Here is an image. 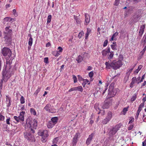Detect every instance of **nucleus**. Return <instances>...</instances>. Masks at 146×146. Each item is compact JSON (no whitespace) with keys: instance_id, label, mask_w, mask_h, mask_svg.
Returning <instances> with one entry per match:
<instances>
[{"instance_id":"37998d69","label":"nucleus","mask_w":146,"mask_h":146,"mask_svg":"<svg viewBox=\"0 0 146 146\" xmlns=\"http://www.w3.org/2000/svg\"><path fill=\"white\" fill-rule=\"evenodd\" d=\"M111 48L114 50H117V48L116 47L117 46V45H111Z\"/></svg>"},{"instance_id":"c03bdc74","label":"nucleus","mask_w":146,"mask_h":146,"mask_svg":"<svg viewBox=\"0 0 146 146\" xmlns=\"http://www.w3.org/2000/svg\"><path fill=\"white\" fill-rule=\"evenodd\" d=\"M108 41L107 39H106V40L104 42V44L103 45V46L105 47V46H106L108 44Z\"/></svg>"},{"instance_id":"9b49d317","label":"nucleus","mask_w":146,"mask_h":146,"mask_svg":"<svg viewBox=\"0 0 146 146\" xmlns=\"http://www.w3.org/2000/svg\"><path fill=\"white\" fill-rule=\"evenodd\" d=\"M51 105L50 104H47L44 107V109L47 111H48L49 112L52 113L51 110Z\"/></svg>"},{"instance_id":"412c9836","label":"nucleus","mask_w":146,"mask_h":146,"mask_svg":"<svg viewBox=\"0 0 146 146\" xmlns=\"http://www.w3.org/2000/svg\"><path fill=\"white\" fill-rule=\"evenodd\" d=\"M83 60V58L80 55H79L76 59L78 63L81 62Z\"/></svg>"},{"instance_id":"6e6d98bb","label":"nucleus","mask_w":146,"mask_h":146,"mask_svg":"<svg viewBox=\"0 0 146 146\" xmlns=\"http://www.w3.org/2000/svg\"><path fill=\"white\" fill-rule=\"evenodd\" d=\"M94 73L93 71H91L89 73V76L90 78H92L93 76Z\"/></svg>"},{"instance_id":"393cba45","label":"nucleus","mask_w":146,"mask_h":146,"mask_svg":"<svg viewBox=\"0 0 146 146\" xmlns=\"http://www.w3.org/2000/svg\"><path fill=\"white\" fill-rule=\"evenodd\" d=\"M42 137L41 139V140L43 143H45L47 141V137L45 136H42Z\"/></svg>"},{"instance_id":"49530a36","label":"nucleus","mask_w":146,"mask_h":146,"mask_svg":"<svg viewBox=\"0 0 146 146\" xmlns=\"http://www.w3.org/2000/svg\"><path fill=\"white\" fill-rule=\"evenodd\" d=\"M141 111V110L138 109L137 111L136 115L135 118L136 119L137 118L138 115H139V113Z\"/></svg>"},{"instance_id":"c756f323","label":"nucleus","mask_w":146,"mask_h":146,"mask_svg":"<svg viewBox=\"0 0 146 146\" xmlns=\"http://www.w3.org/2000/svg\"><path fill=\"white\" fill-rule=\"evenodd\" d=\"M81 54L83 55L84 58L88 57V54L86 52H83Z\"/></svg>"},{"instance_id":"a19ab883","label":"nucleus","mask_w":146,"mask_h":146,"mask_svg":"<svg viewBox=\"0 0 146 146\" xmlns=\"http://www.w3.org/2000/svg\"><path fill=\"white\" fill-rule=\"evenodd\" d=\"M84 34V33L83 31H81L79 33L78 35V37L79 38H80Z\"/></svg>"},{"instance_id":"8fccbe9b","label":"nucleus","mask_w":146,"mask_h":146,"mask_svg":"<svg viewBox=\"0 0 146 146\" xmlns=\"http://www.w3.org/2000/svg\"><path fill=\"white\" fill-rule=\"evenodd\" d=\"M5 119V117L0 113V121H3Z\"/></svg>"},{"instance_id":"338daca9","label":"nucleus","mask_w":146,"mask_h":146,"mask_svg":"<svg viewBox=\"0 0 146 146\" xmlns=\"http://www.w3.org/2000/svg\"><path fill=\"white\" fill-rule=\"evenodd\" d=\"M78 77L79 81H81L82 80H83L81 76H80V75H78Z\"/></svg>"},{"instance_id":"09e8293b","label":"nucleus","mask_w":146,"mask_h":146,"mask_svg":"<svg viewBox=\"0 0 146 146\" xmlns=\"http://www.w3.org/2000/svg\"><path fill=\"white\" fill-rule=\"evenodd\" d=\"M77 90L82 92L83 91V89L82 86H79L78 87Z\"/></svg>"},{"instance_id":"cd10ccee","label":"nucleus","mask_w":146,"mask_h":146,"mask_svg":"<svg viewBox=\"0 0 146 146\" xmlns=\"http://www.w3.org/2000/svg\"><path fill=\"white\" fill-rule=\"evenodd\" d=\"M137 98V96L136 94H134L133 96L131 98V102L134 101Z\"/></svg>"},{"instance_id":"4468645a","label":"nucleus","mask_w":146,"mask_h":146,"mask_svg":"<svg viewBox=\"0 0 146 146\" xmlns=\"http://www.w3.org/2000/svg\"><path fill=\"white\" fill-rule=\"evenodd\" d=\"M78 135L77 133L74 136L72 141V144L73 146L75 145L77 143V140L78 137Z\"/></svg>"},{"instance_id":"5701e85b","label":"nucleus","mask_w":146,"mask_h":146,"mask_svg":"<svg viewBox=\"0 0 146 146\" xmlns=\"http://www.w3.org/2000/svg\"><path fill=\"white\" fill-rule=\"evenodd\" d=\"M105 64L107 68H110V67H111L113 68V65H111L112 62L110 63H108V62H106L105 63Z\"/></svg>"},{"instance_id":"f257e3e1","label":"nucleus","mask_w":146,"mask_h":146,"mask_svg":"<svg viewBox=\"0 0 146 146\" xmlns=\"http://www.w3.org/2000/svg\"><path fill=\"white\" fill-rule=\"evenodd\" d=\"M37 125V122L36 120L34 119L31 120L29 119H27L26 124L25 125V130L28 131H26L23 133L24 137L28 141H33L34 137L32 133H34L35 131L34 129H36Z\"/></svg>"},{"instance_id":"f03ea898","label":"nucleus","mask_w":146,"mask_h":146,"mask_svg":"<svg viewBox=\"0 0 146 146\" xmlns=\"http://www.w3.org/2000/svg\"><path fill=\"white\" fill-rule=\"evenodd\" d=\"M1 53L3 56L4 58L6 60V64L7 66L11 68L13 59L12 57V52L11 50L7 47H4L1 49Z\"/></svg>"},{"instance_id":"e2e57ef3","label":"nucleus","mask_w":146,"mask_h":146,"mask_svg":"<svg viewBox=\"0 0 146 146\" xmlns=\"http://www.w3.org/2000/svg\"><path fill=\"white\" fill-rule=\"evenodd\" d=\"M146 50V46H145L144 48L143 49V50L141 51V52L142 53V55H143L144 53L145 50Z\"/></svg>"},{"instance_id":"680f3d73","label":"nucleus","mask_w":146,"mask_h":146,"mask_svg":"<svg viewBox=\"0 0 146 146\" xmlns=\"http://www.w3.org/2000/svg\"><path fill=\"white\" fill-rule=\"evenodd\" d=\"M74 19H75L76 21V22L78 24H79L80 23V21L78 20V19H76L77 17L75 15L74 16Z\"/></svg>"},{"instance_id":"4be33fe9","label":"nucleus","mask_w":146,"mask_h":146,"mask_svg":"<svg viewBox=\"0 0 146 146\" xmlns=\"http://www.w3.org/2000/svg\"><path fill=\"white\" fill-rule=\"evenodd\" d=\"M52 54L55 56H58L60 54V53L58 51H57L52 52Z\"/></svg>"},{"instance_id":"3c124183","label":"nucleus","mask_w":146,"mask_h":146,"mask_svg":"<svg viewBox=\"0 0 146 146\" xmlns=\"http://www.w3.org/2000/svg\"><path fill=\"white\" fill-rule=\"evenodd\" d=\"M130 121L129 122V123H132L134 121V118L133 117H130L129 118Z\"/></svg>"},{"instance_id":"864d4df0","label":"nucleus","mask_w":146,"mask_h":146,"mask_svg":"<svg viewBox=\"0 0 146 146\" xmlns=\"http://www.w3.org/2000/svg\"><path fill=\"white\" fill-rule=\"evenodd\" d=\"M144 106V103H141L140 105L139 106V109H140L141 110L142 108Z\"/></svg>"},{"instance_id":"2eb2a0df","label":"nucleus","mask_w":146,"mask_h":146,"mask_svg":"<svg viewBox=\"0 0 146 146\" xmlns=\"http://www.w3.org/2000/svg\"><path fill=\"white\" fill-rule=\"evenodd\" d=\"M113 90V87L112 86V84H111L109 86V89L108 90V91L109 92V93H110L111 94H113V95H115L116 93L115 94H114Z\"/></svg>"},{"instance_id":"72a5a7b5","label":"nucleus","mask_w":146,"mask_h":146,"mask_svg":"<svg viewBox=\"0 0 146 146\" xmlns=\"http://www.w3.org/2000/svg\"><path fill=\"white\" fill-rule=\"evenodd\" d=\"M109 104L108 103H106L103 106L104 109L108 108L109 107Z\"/></svg>"},{"instance_id":"5fc2aeb1","label":"nucleus","mask_w":146,"mask_h":146,"mask_svg":"<svg viewBox=\"0 0 146 146\" xmlns=\"http://www.w3.org/2000/svg\"><path fill=\"white\" fill-rule=\"evenodd\" d=\"M58 50H59L58 51L60 53L62 52L63 50L62 48L60 46H59L58 47Z\"/></svg>"},{"instance_id":"aec40b11","label":"nucleus","mask_w":146,"mask_h":146,"mask_svg":"<svg viewBox=\"0 0 146 146\" xmlns=\"http://www.w3.org/2000/svg\"><path fill=\"white\" fill-rule=\"evenodd\" d=\"M112 112L111 111H109L108 112L107 115L106 117L110 120L112 118Z\"/></svg>"},{"instance_id":"f3484780","label":"nucleus","mask_w":146,"mask_h":146,"mask_svg":"<svg viewBox=\"0 0 146 146\" xmlns=\"http://www.w3.org/2000/svg\"><path fill=\"white\" fill-rule=\"evenodd\" d=\"M55 125L52 121H50L47 124V127L48 128H52Z\"/></svg>"},{"instance_id":"603ef678","label":"nucleus","mask_w":146,"mask_h":146,"mask_svg":"<svg viewBox=\"0 0 146 146\" xmlns=\"http://www.w3.org/2000/svg\"><path fill=\"white\" fill-rule=\"evenodd\" d=\"M133 69V68H132L129 70L126 73L127 74L129 75L131 72H132Z\"/></svg>"},{"instance_id":"de8ad7c7","label":"nucleus","mask_w":146,"mask_h":146,"mask_svg":"<svg viewBox=\"0 0 146 146\" xmlns=\"http://www.w3.org/2000/svg\"><path fill=\"white\" fill-rule=\"evenodd\" d=\"M120 0H115L114 5H115L117 6L119 3Z\"/></svg>"},{"instance_id":"4d7b16f0","label":"nucleus","mask_w":146,"mask_h":146,"mask_svg":"<svg viewBox=\"0 0 146 146\" xmlns=\"http://www.w3.org/2000/svg\"><path fill=\"white\" fill-rule=\"evenodd\" d=\"M41 88V87H38V89L36 91L35 93H36V94H38V93L40 91Z\"/></svg>"},{"instance_id":"f8f14e48","label":"nucleus","mask_w":146,"mask_h":146,"mask_svg":"<svg viewBox=\"0 0 146 146\" xmlns=\"http://www.w3.org/2000/svg\"><path fill=\"white\" fill-rule=\"evenodd\" d=\"M40 136H45L48 137V131L47 130H45L42 132L40 134H39Z\"/></svg>"},{"instance_id":"39448f33","label":"nucleus","mask_w":146,"mask_h":146,"mask_svg":"<svg viewBox=\"0 0 146 146\" xmlns=\"http://www.w3.org/2000/svg\"><path fill=\"white\" fill-rule=\"evenodd\" d=\"M122 65L121 61L120 60L113 61L112 62V65H113V68L114 69L116 70L120 68Z\"/></svg>"},{"instance_id":"69168bd1","label":"nucleus","mask_w":146,"mask_h":146,"mask_svg":"<svg viewBox=\"0 0 146 146\" xmlns=\"http://www.w3.org/2000/svg\"><path fill=\"white\" fill-rule=\"evenodd\" d=\"M11 18L9 17H5L4 19V21H8L9 20L11 21V19H10Z\"/></svg>"},{"instance_id":"6e6552de","label":"nucleus","mask_w":146,"mask_h":146,"mask_svg":"<svg viewBox=\"0 0 146 146\" xmlns=\"http://www.w3.org/2000/svg\"><path fill=\"white\" fill-rule=\"evenodd\" d=\"M94 134H95L94 133H92L90 135H89L88 138H87L86 141V144L87 145H88L90 144L93 139V137L94 136Z\"/></svg>"},{"instance_id":"1a4fd4ad","label":"nucleus","mask_w":146,"mask_h":146,"mask_svg":"<svg viewBox=\"0 0 146 146\" xmlns=\"http://www.w3.org/2000/svg\"><path fill=\"white\" fill-rule=\"evenodd\" d=\"M110 52V48L108 47L107 49L104 50L102 52V55L104 56H106L107 55V53H109Z\"/></svg>"},{"instance_id":"0e129e2a","label":"nucleus","mask_w":146,"mask_h":146,"mask_svg":"<svg viewBox=\"0 0 146 146\" xmlns=\"http://www.w3.org/2000/svg\"><path fill=\"white\" fill-rule=\"evenodd\" d=\"M133 125H131L128 128V130H131L133 128Z\"/></svg>"},{"instance_id":"e433bc0d","label":"nucleus","mask_w":146,"mask_h":146,"mask_svg":"<svg viewBox=\"0 0 146 146\" xmlns=\"http://www.w3.org/2000/svg\"><path fill=\"white\" fill-rule=\"evenodd\" d=\"M140 79L141 77L140 76L138 77L137 78H136V80H135V82L137 83V84L141 82H140Z\"/></svg>"},{"instance_id":"58836bf2","label":"nucleus","mask_w":146,"mask_h":146,"mask_svg":"<svg viewBox=\"0 0 146 146\" xmlns=\"http://www.w3.org/2000/svg\"><path fill=\"white\" fill-rule=\"evenodd\" d=\"M145 25L144 24L142 26H141L140 27V28L139 29L140 31H142L144 32L145 29Z\"/></svg>"},{"instance_id":"c9c22d12","label":"nucleus","mask_w":146,"mask_h":146,"mask_svg":"<svg viewBox=\"0 0 146 146\" xmlns=\"http://www.w3.org/2000/svg\"><path fill=\"white\" fill-rule=\"evenodd\" d=\"M110 53V54L109 55V56L108 57V58L109 59L112 58L113 56V52H109Z\"/></svg>"},{"instance_id":"2f4dec72","label":"nucleus","mask_w":146,"mask_h":146,"mask_svg":"<svg viewBox=\"0 0 146 146\" xmlns=\"http://www.w3.org/2000/svg\"><path fill=\"white\" fill-rule=\"evenodd\" d=\"M30 111L31 113H33L34 115H36V112L34 109L32 108H31L30 109Z\"/></svg>"},{"instance_id":"a18cd8bd","label":"nucleus","mask_w":146,"mask_h":146,"mask_svg":"<svg viewBox=\"0 0 146 146\" xmlns=\"http://www.w3.org/2000/svg\"><path fill=\"white\" fill-rule=\"evenodd\" d=\"M13 13L15 17L18 16V14L16 12V11L15 9H14L13 11Z\"/></svg>"},{"instance_id":"4c0bfd02","label":"nucleus","mask_w":146,"mask_h":146,"mask_svg":"<svg viewBox=\"0 0 146 146\" xmlns=\"http://www.w3.org/2000/svg\"><path fill=\"white\" fill-rule=\"evenodd\" d=\"M136 80V77H133L132 79V82L131 83V84L133 85L135 82V80Z\"/></svg>"},{"instance_id":"473e14b6","label":"nucleus","mask_w":146,"mask_h":146,"mask_svg":"<svg viewBox=\"0 0 146 146\" xmlns=\"http://www.w3.org/2000/svg\"><path fill=\"white\" fill-rule=\"evenodd\" d=\"M58 137L54 138L53 140V143L54 144L57 143L58 141Z\"/></svg>"},{"instance_id":"7ed1b4c3","label":"nucleus","mask_w":146,"mask_h":146,"mask_svg":"<svg viewBox=\"0 0 146 146\" xmlns=\"http://www.w3.org/2000/svg\"><path fill=\"white\" fill-rule=\"evenodd\" d=\"M6 67H5L3 69L2 72V78L1 80L2 82L3 81L6 82L11 76L12 73V70L11 69L12 67L11 64L10 68L7 66L6 65Z\"/></svg>"},{"instance_id":"b1692460","label":"nucleus","mask_w":146,"mask_h":146,"mask_svg":"<svg viewBox=\"0 0 146 146\" xmlns=\"http://www.w3.org/2000/svg\"><path fill=\"white\" fill-rule=\"evenodd\" d=\"M110 121L109 119L106 117L103 120L102 123L103 124H106L108 122Z\"/></svg>"},{"instance_id":"a878e982","label":"nucleus","mask_w":146,"mask_h":146,"mask_svg":"<svg viewBox=\"0 0 146 146\" xmlns=\"http://www.w3.org/2000/svg\"><path fill=\"white\" fill-rule=\"evenodd\" d=\"M52 18V16L51 15H49L48 16L47 19V24H48L51 21V19Z\"/></svg>"},{"instance_id":"79ce46f5","label":"nucleus","mask_w":146,"mask_h":146,"mask_svg":"<svg viewBox=\"0 0 146 146\" xmlns=\"http://www.w3.org/2000/svg\"><path fill=\"white\" fill-rule=\"evenodd\" d=\"M73 78L74 80V83H76L77 81V78L76 76L74 75H73Z\"/></svg>"},{"instance_id":"0eeeda50","label":"nucleus","mask_w":146,"mask_h":146,"mask_svg":"<svg viewBox=\"0 0 146 146\" xmlns=\"http://www.w3.org/2000/svg\"><path fill=\"white\" fill-rule=\"evenodd\" d=\"M10 27H7L5 28V30L4 32V35H12V31L11 29L10 28Z\"/></svg>"},{"instance_id":"bf43d9fd","label":"nucleus","mask_w":146,"mask_h":146,"mask_svg":"<svg viewBox=\"0 0 146 146\" xmlns=\"http://www.w3.org/2000/svg\"><path fill=\"white\" fill-rule=\"evenodd\" d=\"M14 118L17 121V122H19V120H20V119L19 117H17L16 116H14Z\"/></svg>"},{"instance_id":"ea45409f","label":"nucleus","mask_w":146,"mask_h":146,"mask_svg":"<svg viewBox=\"0 0 146 146\" xmlns=\"http://www.w3.org/2000/svg\"><path fill=\"white\" fill-rule=\"evenodd\" d=\"M128 107H126L124 108L123 109V114L124 115H125L126 112L128 110Z\"/></svg>"},{"instance_id":"f704fd0d","label":"nucleus","mask_w":146,"mask_h":146,"mask_svg":"<svg viewBox=\"0 0 146 146\" xmlns=\"http://www.w3.org/2000/svg\"><path fill=\"white\" fill-rule=\"evenodd\" d=\"M83 81L84 82L82 83V85L83 87H84L86 84L89 81L87 80H83Z\"/></svg>"},{"instance_id":"13d9d810","label":"nucleus","mask_w":146,"mask_h":146,"mask_svg":"<svg viewBox=\"0 0 146 146\" xmlns=\"http://www.w3.org/2000/svg\"><path fill=\"white\" fill-rule=\"evenodd\" d=\"M44 62L46 64L48 63V57H45L44 58Z\"/></svg>"},{"instance_id":"ddd939ff","label":"nucleus","mask_w":146,"mask_h":146,"mask_svg":"<svg viewBox=\"0 0 146 146\" xmlns=\"http://www.w3.org/2000/svg\"><path fill=\"white\" fill-rule=\"evenodd\" d=\"M25 112L22 111L20 113V115L19 116L20 120L22 121L24 120V115L25 114Z\"/></svg>"},{"instance_id":"bb28decb","label":"nucleus","mask_w":146,"mask_h":146,"mask_svg":"<svg viewBox=\"0 0 146 146\" xmlns=\"http://www.w3.org/2000/svg\"><path fill=\"white\" fill-rule=\"evenodd\" d=\"M33 39L32 37H30L29 40L28 44L29 46H31L33 43Z\"/></svg>"},{"instance_id":"c85d7f7f","label":"nucleus","mask_w":146,"mask_h":146,"mask_svg":"<svg viewBox=\"0 0 146 146\" xmlns=\"http://www.w3.org/2000/svg\"><path fill=\"white\" fill-rule=\"evenodd\" d=\"M129 76V75L126 74V75L125 76L124 80V83H126L128 80Z\"/></svg>"},{"instance_id":"6ab92c4d","label":"nucleus","mask_w":146,"mask_h":146,"mask_svg":"<svg viewBox=\"0 0 146 146\" xmlns=\"http://www.w3.org/2000/svg\"><path fill=\"white\" fill-rule=\"evenodd\" d=\"M51 120L50 121L55 124L57 122L58 118L57 117H54L52 118Z\"/></svg>"},{"instance_id":"423d86ee","label":"nucleus","mask_w":146,"mask_h":146,"mask_svg":"<svg viewBox=\"0 0 146 146\" xmlns=\"http://www.w3.org/2000/svg\"><path fill=\"white\" fill-rule=\"evenodd\" d=\"M3 38L4 39V42L6 44L8 45L11 43L12 36L4 35Z\"/></svg>"},{"instance_id":"9d476101","label":"nucleus","mask_w":146,"mask_h":146,"mask_svg":"<svg viewBox=\"0 0 146 146\" xmlns=\"http://www.w3.org/2000/svg\"><path fill=\"white\" fill-rule=\"evenodd\" d=\"M140 17V16L139 15L136 14L134 15L133 17V21L132 22L135 23L137 22L138 20V19Z\"/></svg>"},{"instance_id":"774afa93","label":"nucleus","mask_w":146,"mask_h":146,"mask_svg":"<svg viewBox=\"0 0 146 146\" xmlns=\"http://www.w3.org/2000/svg\"><path fill=\"white\" fill-rule=\"evenodd\" d=\"M142 145L143 146H146V139L145 141L143 142Z\"/></svg>"},{"instance_id":"20e7f679","label":"nucleus","mask_w":146,"mask_h":146,"mask_svg":"<svg viewBox=\"0 0 146 146\" xmlns=\"http://www.w3.org/2000/svg\"><path fill=\"white\" fill-rule=\"evenodd\" d=\"M120 127L119 125H117L113 127L111 129H110L108 133V135L110 137L112 136L117 132Z\"/></svg>"},{"instance_id":"052dcab7","label":"nucleus","mask_w":146,"mask_h":146,"mask_svg":"<svg viewBox=\"0 0 146 146\" xmlns=\"http://www.w3.org/2000/svg\"><path fill=\"white\" fill-rule=\"evenodd\" d=\"M144 31H140L139 30V36L140 37H141L142 35L143 34V33H144Z\"/></svg>"},{"instance_id":"dca6fc26","label":"nucleus","mask_w":146,"mask_h":146,"mask_svg":"<svg viewBox=\"0 0 146 146\" xmlns=\"http://www.w3.org/2000/svg\"><path fill=\"white\" fill-rule=\"evenodd\" d=\"M85 16L86 18L85 22L86 23V25H87L89 23V22L90 21V17L89 15H87L86 13H85Z\"/></svg>"},{"instance_id":"7c9ffc66","label":"nucleus","mask_w":146,"mask_h":146,"mask_svg":"<svg viewBox=\"0 0 146 146\" xmlns=\"http://www.w3.org/2000/svg\"><path fill=\"white\" fill-rule=\"evenodd\" d=\"M20 100L21 103V104H23L25 103V99H24V97L23 96H21V98H20Z\"/></svg>"},{"instance_id":"a211bd4d","label":"nucleus","mask_w":146,"mask_h":146,"mask_svg":"<svg viewBox=\"0 0 146 146\" xmlns=\"http://www.w3.org/2000/svg\"><path fill=\"white\" fill-rule=\"evenodd\" d=\"M87 32L85 35V39H87L90 33H91V30L89 28H87Z\"/></svg>"}]
</instances>
